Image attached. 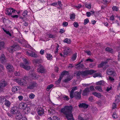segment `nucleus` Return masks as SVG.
Wrapping results in <instances>:
<instances>
[{
  "label": "nucleus",
  "mask_w": 120,
  "mask_h": 120,
  "mask_svg": "<svg viewBox=\"0 0 120 120\" xmlns=\"http://www.w3.org/2000/svg\"><path fill=\"white\" fill-rule=\"evenodd\" d=\"M73 107L71 105L65 106L61 109L60 111L67 119L68 120H74L72 114Z\"/></svg>",
  "instance_id": "1"
},
{
  "label": "nucleus",
  "mask_w": 120,
  "mask_h": 120,
  "mask_svg": "<svg viewBox=\"0 0 120 120\" xmlns=\"http://www.w3.org/2000/svg\"><path fill=\"white\" fill-rule=\"evenodd\" d=\"M23 60L25 64L21 63L20 64L21 67L26 70L30 69V67L28 65L29 64V63L27 60L26 59L23 58Z\"/></svg>",
  "instance_id": "2"
},
{
  "label": "nucleus",
  "mask_w": 120,
  "mask_h": 120,
  "mask_svg": "<svg viewBox=\"0 0 120 120\" xmlns=\"http://www.w3.org/2000/svg\"><path fill=\"white\" fill-rule=\"evenodd\" d=\"M14 81L21 86H25L27 84L26 81L24 79H14Z\"/></svg>",
  "instance_id": "3"
},
{
  "label": "nucleus",
  "mask_w": 120,
  "mask_h": 120,
  "mask_svg": "<svg viewBox=\"0 0 120 120\" xmlns=\"http://www.w3.org/2000/svg\"><path fill=\"white\" fill-rule=\"evenodd\" d=\"M96 72V71L93 70L81 71L82 77H85L89 75H91Z\"/></svg>",
  "instance_id": "4"
},
{
  "label": "nucleus",
  "mask_w": 120,
  "mask_h": 120,
  "mask_svg": "<svg viewBox=\"0 0 120 120\" xmlns=\"http://www.w3.org/2000/svg\"><path fill=\"white\" fill-rule=\"evenodd\" d=\"M38 86V84L36 82L32 81L30 82L28 85L27 88L30 89H33L34 88L37 87Z\"/></svg>",
  "instance_id": "5"
},
{
  "label": "nucleus",
  "mask_w": 120,
  "mask_h": 120,
  "mask_svg": "<svg viewBox=\"0 0 120 120\" xmlns=\"http://www.w3.org/2000/svg\"><path fill=\"white\" fill-rule=\"evenodd\" d=\"M106 73L107 74L110 75L111 76L113 77H116L117 75L116 73L113 69L109 68L107 69Z\"/></svg>",
  "instance_id": "6"
},
{
  "label": "nucleus",
  "mask_w": 120,
  "mask_h": 120,
  "mask_svg": "<svg viewBox=\"0 0 120 120\" xmlns=\"http://www.w3.org/2000/svg\"><path fill=\"white\" fill-rule=\"evenodd\" d=\"M6 14L9 16H11L12 14L14 13L16 10L11 8H7L6 10Z\"/></svg>",
  "instance_id": "7"
},
{
  "label": "nucleus",
  "mask_w": 120,
  "mask_h": 120,
  "mask_svg": "<svg viewBox=\"0 0 120 120\" xmlns=\"http://www.w3.org/2000/svg\"><path fill=\"white\" fill-rule=\"evenodd\" d=\"M82 91V90H81L79 92L76 91L73 94V98L75 97L76 99L78 100L80 99L81 97V94Z\"/></svg>",
  "instance_id": "8"
},
{
  "label": "nucleus",
  "mask_w": 120,
  "mask_h": 120,
  "mask_svg": "<svg viewBox=\"0 0 120 120\" xmlns=\"http://www.w3.org/2000/svg\"><path fill=\"white\" fill-rule=\"evenodd\" d=\"M8 84L7 82L3 80L0 81V92L3 90L4 87Z\"/></svg>",
  "instance_id": "9"
},
{
  "label": "nucleus",
  "mask_w": 120,
  "mask_h": 120,
  "mask_svg": "<svg viewBox=\"0 0 120 120\" xmlns=\"http://www.w3.org/2000/svg\"><path fill=\"white\" fill-rule=\"evenodd\" d=\"M38 68L37 69V71L38 72L43 73L45 72L46 71L44 67L41 64H40L38 66Z\"/></svg>",
  "instance_id": "10"
},
{
  "label": "nucleus",
  "mask_w": 120,
  "mask_h": 120,
  "mask_svg": "<svg viewBox=\"0 0 120 120\" xmlns=\"http://www.w3.org/2000/svg\"><path fill=\"white\" fill-rule=\"evenodd\" d=\"M38 113L39 116H41L44 113V110L41 107H38L37 109Z\"/></svg>",
  "instance_id": "11"
},
{
  "label": "nucleus",
  "mask_w": 120,
  "mask_h": 120,
  "mask_svg": "<svg viewBox=\"0 0 120 120\" xmlns=\"http://www.w3.org/2000/svg\"><path fill=\"white\" fill-rule=\"evenodd\" d=\"M27 106V105L26 103H21L19 104L18 106V107L20 109H25Z\"/></svg>",
  "instance_id": "12"
},
{
  "label": "nucleus",
  "mask_w": 120,
  "mask_h": 120,
  "mask_svg": "<svg viewBox=\"0 0 120 120\" xmlns=\"http://www.w3.org/2000/svg\"><path fill=\"white\" fill-rule=\"evenodd\" d=\"M90 91V90L89 88L86 87L83 90L82 94L84 96L88 95Z\"/></svg>",
  "instance_id": "13"
},
{
  "label": "nucleus",
  "mask_w": 120,
  "mask_h": 120,
  "mask_svg": "<svg viewBox=\"0 0 120 120\" xmlns=\"http://www.w3.org/2000/svg\"><path fill=\"white\" fill-rule=\"evenodd\" d=\"M26 55L29 56L36 58L38 56V55L33 52H32L31 53H30L29 52L26 51Z\"/></svg>",
  "instance_id": "14"
},
{
  "label": "nucleus",
  "mask_w": 120,
  "mask_h": 120,
  "mask_svg": "<svg viewBox=\"0 0 120 120\" xmlns=\"http://www.w3.org/2000/svg\"><path fill=\"white\" fill-rule=\"evenodd\" d=\"M72 90L70 92V97L71 99L73 98V94L74 93V92L77 90L78 87L77 86H74L72 88Z\"/></svg>",
  "instance_id": "15"
},
{
  "label": "nucleus",
  "mask_w": 120,
  "mask_h": 120,
  "mask_svg": "<svg viewBox=\"0 0 120 120\" xmlns=\"http://www.w3.org/2000/svg\"><path fill=\"white\" fill-rule=\"evenodd\" d=\"M0 59L1 62L2 63H5L7 61V59L4 54L1 55Z\"/></svg>",
  "instance_id": "16"
},
{
  "label": "nucleus",
  "mask_w": 120,
  "mask_h": 120,
  "mask_svg": "<svg viewBox=\"0 0 120 120\" xmlns=\"http://www.w3.org/2000/svg\"><path fill=\"white\" fill-rule=\"evenodd\" d=\"M71 49L69 47L65 48L64 52V55H67L71 52Z\"/></svg>",
  "instance_id": "17"
},
{
  "label": "nucleus",
  "mask_w": 120,
  "mask_h": 120,
  "mask_svg": "<svg viewBox=\"0 0 120 120\" xmlns=\"http://www.w3.org/2000/svg\"><path fill=\"white\" fill-rule=\"evenodd\" d=\"M6 68L10 71H14V68L13 66L10 64H8L6 66Z\"/></svg>",
  "instance_id": "18"
},
{
  "label": "nucleus",
  "mask_w": 120,
  "mask_h": 120,
  "mask_svg": "<svg viewBox=\"0 0 120 120\" xmlns=\"http://www.w3.org/2000/svg\"><path fill=\"white\" fill-rule=\"evenodd\" d=\"M79 108H83L84 109H86L88 108L89 105L85 103H80L78 105Z\"/></svg>",
  "instance_id": "19"
},
{
  "label": "nucleus",
  "mask_w": 120,
  "mask_h": 120,
  "mask_svg": "<svg viewBox=\"0 0 120 120\" xmlns=\"http://www.w3.org/2000/svg\"><path fill=\"white\" fill-rule=\"evenodd\" d=\"M17 112V108L16 107H12L11 111V113L12 114H14L15 113L16 114V112Z\"/></svg>",
  "instance_id": "20"
},
{
  "label": "nucleus",
  "mask_w": 120,
  "mask_h": 120,
  "mask_svg": "<svg viewBox=\"0 0 120 120\" xmlns=\"http://www.w3.org/2000/svg\"><path fill=\"white\" fill-rule=\"evenodd\" d=\"M20 90V87L18 86H15L12 88V91L13 92H15Z\"/></svg>",
  "instance_id": "21"
},
{
  "label": "nucleus",
  "mask_w": 120,
  "mask_h": 120,
  "mask_svg": "<svg viewBox=\"0 0 120 120\" xmlns=\"http://www.w3.org/2000/svg\"><path fill=\"white\" fill-rule=\"evenodd\" d=\"M92 94L98 98H100L102 96L100 93H98L95 92H93Z\"/></svg>",
  "instance_id": "22"
},
{
  "label": "nucleus",
  "mask_w": 120,
  "mask_h": 120,
  "mask_svg": "<svg viewBox=\"0 0 120 120\" xmlns=\"http://www.w3.org/2000/svg\"><path fill=\"white\" fill-rule=\"evenodd\" d=\"M4 104L7 107L9 108L10 106L11 103L8 100H6Z\"/></svg>",
  "instance_id": "23"
},
{
  "label": "nucleus",
  "mask_w": 120,
  "mask_h": 120,
  "mask_svg": "<svg viewBox=\"0 0 120 120\" xmlns=\"http://www.w3.org/2000/svg\"><path fill=\"white\" fill-rule=\"evenodd\" d=\"M6 100L4 97L1 96L0 98V103L2 104L4 102H5Z\"/></svg>",
  "instance_id": "24"
},
{
  "label": "nucleus",
  "mask_w": 120,
  "mask_h": 120,
  "mask_svg": "<svg viewBox=\"0 0 120 120\" xmlns=\"http://www.w3.org/2000/svg\"><path fill=\"white\" fill-rule=\"evenodd\" d=\"M105 84L104 81L102 80H101L96 82V84L98 85L103 86Z\"/></svg>",
  "instance_id": "25"
},
{
  "label": "nucleus",
  "mask_w": 120,
  "mask_h": 120,
  "mask_svg": "<svg viewBox=\"0 0 120 120\" xmlns=\"http://www.w3.org/2000/svg\"><path fill=\"white\" fill-rule=\"evenodd\" d=\"M76 76L77 78H79L80 77V76L82 77L81 71H77L76 73Z\"/></svg>",
  "instance_id": "26"
},
{
  "label": "nucleus",
  "mask_w": 120,
  "mask_h": 120,
  "mask_svg": "<svg viewBox=\"0 0 120 120\" xmlns=\"http://www.w3.org/2000/svg\"><path fill=\"white\" fill-rule=\"evenodd\" d=\"M68 74V73L67 71H64L62 72L60 75V77L61 78V79H62L64 75H67Z\"/></svg>",
  "instance_id": "27"
},
{
  "label": "nucleus",
  "mask_w": 120,
  "mask_h": 120,
  "mask_svg": "<svg viewBox=\"0 0 120 120\" xmlns=\"http://www.w3.org/2000/svg\"><path fill=\"white\" fill-rule=\"evenodd\" d=\"M105 50L106 51L111 53H112L113 52V49L112 48L108 47L106 48L105 49Z\"/></svg>",
  "instance_id": "28"
},
{
  "label": "nucleus",
  "mask_w": 120,
  "mask_h": 120,
  "mask_svg": "<svg viewBox=\"0 0 120 120\" xmlns=\"http://www.w3.org/2000/svg\"><path fill=\"white\" fill-rule=\"evenodd\" d=\"M30 75L32 78L34 79H36L38 78L37 75L34 72L31 74Z\"/></svg>",
  "instance_id": "29"
},
{
  "label": "nucleus",
  "mask_w": 120,
  "mask_h": 120,
  "mask_svg": "<svg viewBox=\"0 0 120 120\" xmlns=\"http://www.w3.org/2000/svg\"><path fill=\"white\" fill-rule=\"evenodd\" d=\"M93 76L95 78L97 77H102L101 74L100 73H96L93 75Z\"/></svg>",
  "instance_id": "30"
},
{
  "label": "nucleus",
  "mask_w": 120,
  "mask_h": 120,
  "mask_svg": "<svg viewBox=\"0 0 120 120\" xmlns=\"http://www.w3.org/2000/svg\"><path fill=\"white\" fill-rule=\"evenodd\" d=\"M16 115V118L18 120H20L22 117V115L20 113H17Z\"/></svg>",
  "instance_id": "31"
},
{
  "label": "nucleus",
  "mask_w": 120,
  "mask_h": 120,
  "mask_svg": "<svg viewBox=\"0 0 120 120\" xmlns=\"http://www.w3.org/2000/svg\"><path fill=\"white\" fill-rule=\"evenodd\" d=\"M16 115V118L18 120H20L22 117V115L20 113H17Z\"/></svg>",
  "instance_id": "32"
},
{
  "label": "nucleus",
  "mask_w": 120,
  "mask_h": 120,
  "mask_svg": "<svg viewBox=\"0 0 120 120\" xmlns=\"http://www.w3.org/2000/svg\"><path fill=\"white\" fill-rule=\"evenodd\" d=\"M107 63V62L106 61L102 62L100 64L98 65V67L99 68H101L103 66L105 65Z\"/></svg>",
  "instance_id": "33"
},
{
  "label": "nucleus",
  "mask_w": 120,
  "mask_h": 120,
  "mask_svg": "<svg viewBox=\"0 0 120 120\" xmlns=\"http://www.w3.org/2000/svg\"><path fill=\"white\" fill-rule=\"evenodd\" d=\"M14 49V46L13 45L10 48L8 49V50L10 52H12L14 51H15Z\"/></svg>",
  "instance_id": "34"
},
{
  "label": "nucleus",
  "mask_w": 120,
  "mask_h": 120,
  "mask_svg": "<svg viewBox=\"0 0 120 120\" xmlns=\"http://www.w3.org/2000/svg\"><path fill=\"white\" fill-rule=\"evenodd\" d=\"M73 78L72 76H70L69 77H68L67 78L64 80V82H67L68 81H70Z\"/></svg>",
  "instance_id": "35"
},
{
  "label": "nucleus",
  "mask_w": 120,
  "mask_h": 120,
  "mask_svg": "<svg viewBox=\"0 0 120 120\" xmlns=\"http://www.w3.org/2000/svg\"><path fill=\"white\" fill-rule=\"evenodd\" d=\"M53 86L54 85L53 84H50L48 85L46 88L47 90V91H49Z\"/></svg>",
  "instance_id": "36"
},
{
  "label": "nucleus",
  "mask_w": 120,
  "mask_h": 120,
  "mask_svg": "<svg viewBox=\"0 0 120 120\" xmlns=\"http://www.w3.org/2000/svg\"><path fill=\"white\" fill-rule=\"evenodd\" d=\"M13 45L14 48V50H15V51L19 50L20 48V47L18 45Z\"/></svg>",
  "instance_id": "37"
},
{
  "label": "nucleus",
  "mask_w": 120,
  "mask_h": 120,
  "mask_svg": "<svg viewBox=\"0 0 120 120\" xmlns=\"http://www.w3.org/2000/svg\"><path fill=\"white\" fill-rule=\"evenodd\" d=\"M33 63L34 64H36L37 63H39L40 62L39 60L38 59L33 60Z\"/></svg>",
  "instance_id": "38"
},
{
  "label": "nucleus",
  "mask_w": 120,
  "mask_h": 120,
  "mask_svg": "<svg viewBox=\"0 0 120 120\" xmlns=\"http://www.w3.org/2000/svg\"><path fill=\"white\" fill-rule=\"evenodd\" d=\"M95 88L96 90H98L100 92L102 91V90L101 86H97L95 87Z\"/></svg>",
  "instance_id": "39"
},
{
  "label": "nucleus",
  "mask_w": 120,
  "mask_h": 120,
  "mask_svg": "<svg viewBox=\"0 0 120 120\" xmlns=\"http://www.w3.org/2000/svg\"><path fill=\"white\" fill-rule=\"evenodd\" d=\"M61 79H61V78L59 77L57 80L55 82V84L57 85H58L59 84Z\"/></svg>",
  "instance_id": "40"
},
{
  "label": "nucleus",
  "mask_w": 120,
  "mask_h": 120,
  "mask_svg": "<svg viewBox=\"0 0 120 120\" xmlns=\"http://www.w3.org/2000/svg\"><path fill=\"white\" fill-rule=\"evenodd\" d=\"M77 53H75L73 55L71 58V59L73 61H74L76 59L77 57Z\"/></svg>",
  "instance_id": "41"
},
{
  "label": "nucleus",
  "mask_w": 120,
  "mask_h": 120,
  "mask_svg": "<svg viewBox=\"0 0 120 120\" xmlns=\"http://www.w3.org/2000/svg\"><path fill=\"white\" fill-rule=\"evenodd\" d=\"M64 42L68 43H70L71 41V39L68 38H66L64 40Z\"/></svg>",
  "instance_id": "42"
},
{
  "label": "nucleus",
  "mask_w": 120,
  "mask_h": 120,
  "mask_svg": "<svg viewBox=\"0 0 120 120\" xmlns=\"http://www.w3.org/2000/svg\"><path fill=\"white\" fill-rule=\"evenodd\" d=\"M85 5L86 7L87 8L89 9H90L91 8V4H85Z\"/></svg>",
  "instance_id": "43"
},
{
  "label": "nucleus",
  "mask_w": 120,
  "mask_h": 120,
  "mask_svg": "<svg viewBox=\"0 0 120 120\" xmlns=\"http://www.w3.org/2000/svg\"><path fill=\"white\" fill-rule=\"evenodd\" d=\"M49 113L51 115H53L55 113V111L54 110H51V109L49 110Z\"/></svg>",
  "instance_id": "44"
},
{
  "label": "nucleus",
  "mask_w": 120,
  "mask_h": 120,
  "mask_svg": "<svg viewBox=\"0 0 120 120\" xmlns=\"http://www.w3.org/2000/svg\"><path fill=\"white\" fill-rule=\"evenodd\" d=\"M35 97V95L33 93H31L29 94V97L31 99H32L34 98Z\"/></svg>",
  "instance_id": "45"
},
{
  "label": "nucleus",
  "mask_w": 120,
  "mask_h": 120,
  "mask_svg": "<svg viewBox=\"0 0 120 120\" xmlns=\"http://www.w3.org/2000/svg\"><path fill=\"white\" fill-rule=\"evenodd\" d=\"M47 56L46 57L47 59L48 60H50L52 59V55H50V54H48V53L47 54Z\"/></svg>",
  "instance_id": "46"
},
{
  "label": "nucleus",
  "mask_w": 120,
  "mask_h": 120,
  "mask_svg": "<svg viewBox=\"0 0 120 120\" xmlns=\"http://www.w3.org/2000/svg\"><path fill=\"white\" fill-rule=\"evenodd\" d=\"M3 29L4 31L7 34L10 36H11V34L10 33L9 31H7L6 30H5L4 28H3Z\"/></svg>",
  "instance_id": "47"
},
{
  "label": "nucleus",
  "mask_w": 120,
  "mask_h": 120,
  "mask_svg": "<svg viewBox=\"0 0 120 120\" xmlns=\"http://www.w3.org/2000/svg\"><path fill=\"white\" fill-rule=\"evenodd\" d=\"M75 17V15L74 14H71L70 15V19L71 20H72L73 19H74Z\"/></svg>",
  "instance_id": "48"
},
{
  "label": "nucleus",
  "mask_w": 120,
  "mask_h": 120,
  "mask_svg": "<svg viewBox=\"0 0 120 120\" xmlns=\"http://www.w3.org/2000/svg\"><path fill=\"white\" fill-rule=\"evenodd\" d=\"M112 9L113 11H117L118 9V8L116 6H113L112 8Z\"/></svg>",
  "instance_id": "49"
},
{
  "label": "nucleus",
  "mask_w": 120,
  "mask_h": 120,
  "mask_svg": "<svg viewBox=\"0 0 120 120\" xmlns=\"http://www.w3.org/2000/svg\"><path fill=\"white\" fill-rule=\"evenodd\" d=\"M73 25L76 28H77L79 26V25L78 22H74L73 24Z\"/></svg>",
  "instance_id": "50"
},
{
  "label": "nucleus",
  "mask_w": 120,
  "mask_h": 120,
  "mask_svg": "<svg viewBox=\"0 0 120 120\" xmlns=\"http://www.w3.org/2000/svg\"><path fill=\"white\" fill-rule=\"evenodd\" d=\"M49 38H53L55 37V36L54 35H52L51 34H49Z\"/></svg>",
  "instance_id": "51"
},
{
  "label": "nucleus",
  "mask_w": 120,
  "mask_h": 120,
  "mask_svg": "<svg viewBox=\"0 0 120 120\" xmlns=\"http://www.w3.org/2000/svg\"><path fill=\"white\" fill-rule=\"evenodd\" d=\"M116 98L115 99L116 101L118 102L120 101V96H117L116 97Z\"/></svg>",
  "instance_id": "52"
},
{
  "label": "nucleus",
  "mask_w": 120,
  "mask_h": 120,
  "mask_svg": "<svg viewBox=\"0 0 120 120\" xmlns=\"http://www.w3.org/2000/svg\"><path fill=\"white\" fill-rule=\"evenodd\" d=\"M89 22V20L88 19H86L84 20V25H86Z\"/></svg>",
  "instance_id": "53"
},
{
  "label": "nucleus",
  "mask_w": 120,
  "mask_h": 120,
  "mask_svg": "<svg viewBox=\"0 0 120 120\" xmlns=\"http://www.w3.org/2000/svg\"><path fill=\"white\" fill-rule=\"evenodd\" d=\"M27 11L26 10L23 11L22 14V15L23 16H25L27 15Z\"/></svg>",
  "instance_id": "54"
},
{
  "label": "nucleus",
  "mask_w": 120,
  "mask_h": 120,
  "mask_svg": "<svg viewBox=\"0 0 120 120\" xmlns=\"http://www.w3.org/2000/svg\"><path fill=\"white\" fill-rule=\"evenodd\" d=\"M54 120H59L60 118L57 116H54L53 117Z\"/></svg>",
  "instance_id": "55"
},
{
  "label": "nucleus",
  "mask_w": 120,
  "mask_h": 120,
  "mask_svg": "<svg viewBox=\"0 0 120 120\" xmlns=\"http://www.w3.org/2000/svg\"><path fill=\"white\" fill-rule=\"evenodd\" d=\"M63 26L64 27H66L68 25V23L67 22H63Z\"/></svg>",
  "instance_id": "56"
},
{
  "label": "nucleus",
  "mask_w": 120,
  "mask_h": 120,
  "mask_svg": "<svg viewBox=\"0 0 120 120\" xmlns=\"http://www.w3.org/2000/svg\"><path fill=\"white\" fill-rule=\"evenodd\" d=\"M4 67L2 65H0V71L3 70L4 69Z\"/></svg>",
  "instance_id": "57"
},
{
  "label": "nucleus",
  "mask_w": 120,
  "mask_h": 120,
  "mask_svg": "<svg viewBox=\"0 0 120 120\" xmlns=\"http://www.w3.org/2000/svg\"><path fill=\"white\" fill-rule=\"evenodd\" d=\"M90 90L92 91H94L95 89L94 88V86H91L90 87Z\"/></svg>",
  "instance_id": "58"
},
{
  "label": "nucleus",
  "mask_w": 120,
  "mask_h": 120,
  "mask_svg": "<svg viewBox=\"0 0 120 120\" xmlns=\"http://www.w3.org/2000/svg\"><path fill=\"white\" fill-rule=\"evenodd\" d=\"M91 13L90 12H87L86 13V16L88 17H89L91 15Z\"/></svg>",
  "instance_id": "59"
},
{
  "label": "nucleus",
  "mask_w": 120,
  "mask_h": 120,
  "mask_svg": "<svg viewBox=\"0 0 120 120\" xmlns=\"http://www.w3.org/2000/svg\"><path fill=\"white\" fill-rule=\"evenodd\" d=\"M78 119L79 120H87L86 119H84L83 117L80 116H79Z\"/></svg>",
  "instance_id": "60"
},
{
  "label": "nucleus",
  "mask_w": 120,
  "mask_h": 120,
  "mask_svg": "<svg viewBox=\"0 0 120 120\" xmlns=\"http://www.w3.org/2000/svg\"><path fill=\"white\" fill-rule=\"evenodd\" d=\"M11 16L13 18H18V17L19 16L18 15H11Z\"/></svg>",
  "instance_id": "61"
},
{
  "label": "nucleus",
  "mask_w": 120,
  "mask_h": 120,
  "mask_svg": "<svg viewBox=\"0 0 120 120\" xmlns=\"http://www.w3.org/2000/svg\"><path fill=\"white\" fill-rule=\"evenodd\" d=\"M64 99L65 100H68L69 98L67 96H65L64 97Z\"/></svg>",
  "instance_id": "62"
},
{
  "label": "nucleus",
  "mask_w": 120,
  "mask_h": 120,
  "mask_svg": "<svg viewBox=\"0 0 120 120\" xmlns=\"http://www.w3.org/2000/svg\"><path fill=\"white\" fill-rule=\"evenodd\" d=\"M93 100V97L92 96H91L89 97V100L90 101H92Z\"/></svg>",
  "instance_id": "63"
},
{
  "label": "nucleus",
  "mask_w": 120,
  "mask_h": 120,
  "mask_svg": "<svg viewBox=\"0 0 120 120\" xmlns=\"http://www.w3.org/2000/svg\"><path fill=\"white\" fill-rule=\"evenodd\" d=\"M112 87L110 86V87H108L106 90V91L107 92H109L110 91Z\"/></svg>",
  "instance_id": "64"
}]
</instances>
